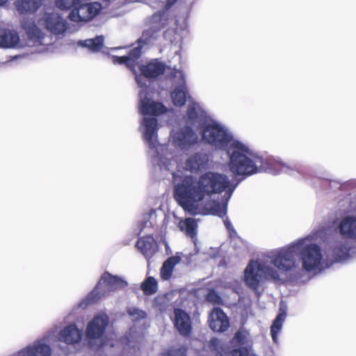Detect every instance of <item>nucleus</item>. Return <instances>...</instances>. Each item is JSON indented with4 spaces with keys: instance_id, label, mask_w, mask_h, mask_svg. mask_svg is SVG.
<instances>
[{
    "instance_id": "obj_1",
    "label": "nucleus",
    "mask_w": 356,
    "mask_h": 356,
    "mask_svg": "<svg viewBox=\"0 0 356 356\" xmlns=\"http://www.w3.org/2000/svg\"><path fill=\"white\" fill-rule=\"evenodd\" d=\"M327 235L325 226L319 227L310 234L298 238L289 244L262 254L256 259H251L244 270V282L250 289L256 291L265 282H282L288 273L297 272L299 256L301 268L306 272L320 270L334 261H342L349 257L350 247L348 242L337 241L332 247V259L322 253L316 243Z\"/></svg>"
},
{
    "instance_id": "obj_2",
    "label": "nucleus",
    "mask_w": 356,
    "mask_h": 356,
    "mask_svg": "<svg viewBox=\"0 0 356 356\" xmlns=\"http://www.w3.org/2000/svg\"><path fill=\"white\" fill-rule=\"evenodd\" d=\"M186 122L202 129V140L216 149L225 151L229 158V170L236 177H248L265 171L293 175L296 169L282 162H273L252 149L247 143L235 138L222 123L211 119L200 103L191 99L186 111Z\"/></svg>"
},
{
    "instance_id": "obj_3",
    "label": "nucleus",
    "mask_w": 356,
    "mask_h": 356,
    "mask_svg": "<svg viewBox=\"0 0 356 356\" xmlns=\"http://www.w3.org/2000/svg\"><path fill=\"white\" fill-rule=\"evenodd\" d=\"M174 197L192 215H215L223 218L227 203L236 188L224 174L207 171L198 177L177 170L172 172Z\"/></svg>"
},
{
    "instance_id": "obj_4",
    "label": "nucleus",
    "mask_w": 356,
    "mask_h": 356,
    "mask_svg": "<svg viewBox=\"0 0 356 356\" xmlns=\"http://www.w3.org/2000/svg\"><path fill=\"white\" fill-rule=\"evenodd\" d=\"M137 60L129 67L136 75V81L140 90L139 96V111L144 116L140 124L144 142L147 147V154L154 165L161 168L171 170L177 165V152L169 148L168 145H161L158 141V122L155 116L166 111L165 106L160 102L152 99L149 95V78H155L162 74L165 65L157 59L153 60L146 65H139L140 74H137L135 65Z\"/></svg>"
},
{
    "instance_id": "obj_5",
    "label": "nucleus",
    "mask_w": 356,
    "mask_h": 356,
    "mask_svg": "<svg viewBox=\"0 0 356 356\" xmlns=\"http://www.w3.org/2000/svg\"><path fill=\"white\" fill-rule=\"evenodd\" d=\"M177 0H168L165 5V10L155 13L152 18V26L145 30L142 36L138 39V46L132 49L127 55L118 56H113V62L115 64H125L128 67H131L133 63L138 60L141 54V48L143 45L154 44L160 38L159 31L168 19L167 10Z\"/></svg>"
},
{
    "instance_id": "obj_6",
    "label": "nucleus",
    "mask_w": 356,
    "mask_h": 356,
    "mask_svg": "<svg viewBox=\"0 0 356 356\" xmlns=\"http://www.w3.org/2000/svg\"><path fill=\"white\" fill-rule=\"evenodd\" d=\"M110 323L109 317L104 312L96 314L88 321L85 331L89 347L98 350L105 344L104 334Z\"/></svg>"
},
{
    "instance_id": "obj_7",
    "label": "nucleus",
    "mask_w": 356,
    "mask_h": 356,
    "mask_svg": "<svg viewBox=\"0 0 356 356\" xmlns=\"http://www.w3.org/2000/svg\"><path fill=\"white\" fill-rule=\"evenodd\" d=\"M127 313L134 322V325L129 329L122 343L124 344V348L136 350L138 348L140 341L144 336V331L147 328L145 325L146 313L135 307L129 308Z\"/></svg>"
},
{
    "instance_id": "obj_8",
    "label": "nucleus",
    "mask_w": 356,
    "mask_h": 356,
    "mask_svg": "<svg viewBox=\"0 0 356 356\" xmlns=\"http://www.w3.org/2000/svg\"><path fill=\"white\" fill-rule=\"evenodd\" d=\"M185 125L173 128L170 134L169 142L176 149L185 151L195 145L199 140L197 133L191 124L187 123L186 115L184 118ZM196 129H197L196 127Z\"/></svg>"
},
{
    "instance_id": "obj_9",
    "label": "nucleus",
    "mask_w": 356,
    "mask_h": 356,
    "mask_svg": "<svg viewBox=\"0 0 356 356\" xmlns=\"http://www.w3.org/2000/svg\"><path fill=\"white\" fill-rule=\"evenodd\" d=\"M106 286L110 290L118 289H124L127 286V282L122 277L112 275L108 273H105L101 277L96 288L93 289L80 303L79 307L85 308L88 305L97 301L100 298V292L99 291L102 286Z\"/></svg>"
},
{
    "instance_id": "obj_10",
    "label": "nucleus",
    "mask_w": 356,
    "mask_h": 356,
    "mask_svg": "<svg viewBox=\"0 0 356 356\" xmlns=\"http://www.w3.org/2000/svg\"><path fill=\"white\" fill-rule=\"evenodd\" d=\"M55 333L56 329L48 331L42 338L21 349L18 356H51V348L49 343Z\"/></svg>"
},
{
    "instance_id": "obj_11",
    "label": "nucleus",
    "mask_w": 356,
    "mask_h": 356,
    "mask_svg": "<svg viewBox=\"0 0 356 356\" xmlns=\"http://www.w3.org/2000/svg\"><path fill=\"white\" fill-rule=\"evenodd\" d=\"M170 77L175 86L171 92L172 103L176 106H181L185 104L188 95L185 74L181 70L174 68L170 72Z\"/></svg>"
},
{
    "instance_id": "obj_12",
    "label": "nucleus",
    "mask_w": 356,
    "mask_h": 356,
    "mask_svg": "<svg viewBox=\"0 0 356 356\" xmlns=\"http://www.w3.org/2000/svg\"><path fill=\"white\" fill-rule=\"evenodd\" d=\"M39 24L43 26L51 34L63 37L67 29V22L58 13H45L39 20Z\"/></svg>"
},
{
    "instance_id": "obj_13",
    "label": "nucleus",
    "mask_w": 356,
    "mask_h": 356,
    "mask_svg": "<svg viewBox=\"0 0 356 356\" xmlns=\"http://www.w3.org/2000/svg\"><path fill=\"white\" fill-rule=\"evenodd\" d=\"M102 10L98 2L84 3L73 9L69 14V19L74 22H87L92 19Z\"/></svg>"
},
{
    "instance_id": "obj_14",
    "label": "nucleus",
    "mask_w": 356,
    "mask_h": 356,
    "mask_svg": "<svg viewBox=\"0 0 356 356\" xmlns=\"http://www.w3.org/2000/svg\"><path fill=\"white\" fill-rule=\"evenodd\" d=\"M22 25L28 40L26 45L34 47L48 44L44 33L35 24L34 22L29 19H24Z\"/></svg>"
},
{
    "instance_id": "obj_15",
    "label": "nucleus",
    "mask_w": 356,
    "mask_h": 356,
    "mask_svg": "<svg viewBox=\"0 0 356 356\" xmlns=\"http://www.w3.org/2000/svg\"><path fill=\"white\" fill-rule=\"evenodd\" d=\"M231 343L233 346H242L238 348L231 349L229 350L231 356H247L252 346L249 331L244 327L239 328L232 339Z\"/></svg>"
},
{
    "instance_id": "obj_16",
    "label": "nucleus",
    "mask_w": 356,
    "mask_h": 356,
    "mask_svg": "<svg viewBox=\"0 0 356 356\" xmlns=\"http://www.w3.org/2000/svg\"><path fill=\"white\" fill-rule=\"evenodd\" d=\"M174 327L184 337H188L192 333V321L188 313L182 309L175 308L171 318Z\"/></svg>"
},
{
    "instance_id": "obj_17",
    "label": "nucleus",
    "mask_w": 356,
    "mask_h": 356,
    "mask_svg": "<svg viewBox=\"0 0 356 356\" xmlns=\"http://www.w3.org/2000/svg\"><path fill=\"white\" fill-rule=\"evenodd\" d=\"M209 156L202 152L189 155L183 163V168L191 173H196L208 168Z\"/></svg>"
},
{
    "instance_id": "obj_18",
    "label": "nucleus",
    "mask_w": 356,
    "mask_h": 356,
    "mask_svg": "<svg viewBox=\"0 0 356 356\" xmlns=\"http://www.w3.org/2000/svg\"><path fill=\"white\" fill-rule=\"evenodd\" d=\"M58 340L67 345L79 343L82 339V331L74 323L64 327L58 334Z\"/></svg>"
},
{
    "instance_id": "obj_19",
    "label": "nucleus",
    "mask_w": 356,
    "mask_h": 356,
    "mask_svg": "<svg viewBox=\"0 0 356 356\" xmlns=\"http://www.w3.org/2000/svg\"><path fill=\"white\" fill-rule=\"evenodd\" d=\"M209 325L214 332H223L229 327V321L221 309L214 308L210 313Z\"/></svg>"
},
{
    "instance_id": "obj_20",
    "label": "nucleus",
    "mask_w": 356,
    "mask_h": 356,
    "mask_svg": "<svg viewBox=\"0 0 356 356\" xmlns=\"http://www.w3.org/2000/svg\"><path fill=\"white\" fill-rule=\"evenodd\" d=\"M338 229L345 239H351L356 243V213L342 218L339 222Z\"/></svg>"
},
{
    "instance_id": "obj_21",
    "label": "nucleus",
    "mask_w": 356,
    "mask_h": 356,
    "mask_svg": "<svg viewBox=\"0 0 356 356\" xmlns=\"http://www.w3.org/2000/svg\"><path fill=\"white\" fill-rule=\"evenodd\" d=\"M187 34V24L185 19L177 24L176 29H169L164 32V38L175 45L180 46Z\"/></svg>"
},
{
    "instance_id": "obj_22",
    "label": "nucleus",
    "mask_w": 356,
    "mask_h": 356,
    "mask_svg": "<svg viewBox=\"0 0 356 356\" xmlns=\"http://www.w3.org/2000/svg\"><path fill=\"white\" fill-rule=\"evenodd\" d=\"M25 44L20 40L17 32L0 29V47L23 48Z\"/></svg>"
},
{
    "instance_id": "obj_23",
    "label": "nucleus",
    "mask_w": 356,
    "mask_h": 356,
    "mask_svg": "<svg viewBox=\"0 0 356 356\" xmlns=\"http://www.w3.org/2000/svg\"><path fill=\"white\" fill-rule=\"evenodd\" d=\"M286 305L283 301H281L279 314L273 321L270 327V335L275 343H278V335L282 331L283 323L286 319Z\"/></svg>"
},
{
    "instance_id": "obj_24",
    "label": "nucleus",
    "mask_w": 356,
    "mask_h": 356,
    "mask_svg": "<svg viewBox=\"0 0 356 356\" xmlns=\"http://www.w3.org/2000/svg\"><path fill=\"white\" fill-rule=\"evenodd\" d=\"M136 246L147 259L151 258L157 252L156 243L151 235L140 238Z\"/></svg>"
},
{
    "instance_id": "obj_25",
    "label": "nucleus",
    "mask_w": 356,
    "mask_h": 356,
    "mask_svg": "<svg viewBox=\"0 0 356 356\" xmlns=\"http://www.w3.org/2000/svg\"><path fill=\"white\" fill-rule=\"evenodd\" d=\"M41 0H17L15 6L21 14L33 13L41 6Z\"/></svg>"
},
{
    "instance_id": "obj_26",
    "label": "nucleus",
    "mask_w": 356,
    "mask_h": 356,
    "mask_svg": "<svg viewBox=\"0 0 356 356\" xmlns=\"http://www.w3.org/2000/svg\"><path fill=\"white\" fill-rule=\"evenodd\" d=\"M181 261V257L176 254L168 258L163 264L161 268V277L163 280H168L170 278L175 266Z\"/></svg>"
},
{
    "instance_id": "obj_27",
    "label": "nucleus",
    "mask_w": 356,
    "mask_h": 356,
    "mask_svg": "<svg viewBox=\"0 0 356 356\" xmlns=\"http://www.w3.org/2000/svg\"><path fill=\"white\" fill-rule=\"evenodd\" d=\"M104 37L99 35L92 39H87L84 40H79L77 44L82 47L88 49L92 52H97L100 51L103 47Z\"/></svg>"
},
{
    "instance_id": "obj_28",
    "label": "nucleus",
    "mask_w": 356,
    "mask_h": 356,
    "mask_svg": "<svg viewBox=\"0 0 356 356\" xmlns=\"http://www.w3.org/2000/svg\"><path fill=\"white\" fill-rule=\"evenodd\" d=\"M197 224L193 218H188L184 220H181L179 223V228L181 231L186 233V235L193 238L196 236Z\"/></svg>"
},
{
    "instance_id": "obj_29",
    "label": "nucleus",
    "mask_w": 356,
    "mask_h": 356,
    "mask_svg": "<svg viewBox=\"0 0 356 356\" xmlns=\"http://www.w3.org/2000/svg\"><path fill=\"white\" fill-rule=\"evenodd\" d=\"M154 216V212L147 213L143 215V218L138 225V234H140L143 232L147 235L152 234L151 229L153 225L152 220Z\"/></svg>"
},
{
    "instance_id": "obj_30",
    "label": "nucleus",
    "mask_w": 356,
    "mask_h": 356,
    "mask_svg": "<svg viewBox=\"0 0 356 356\" xmlns=\"http://www.w3.org/2000/svg\"><path fill=\"white\" fill-rule=\"evenodd\" d=\"M140 288L146 296L154 294L158 289V284L153 277H148L141 284Z\"/></svg>"
},
{
    "instance_id": "obj_31",
    "label": "nucleus",
    "mask_w": 356,
    "mask_h": 356,
    "mask_svg": "<svg viewBox=\"0 0 356 356\" xmlns=\"http://www.w3.org/2000/svg\"><path fill=\"white\" fill-rule=\"evenodd\" d=\"M222 346V341L217 338H212L209 342V348L216 351L220 356H231L229 353L231 349L225 350Z\"/></svg>"
},
{
    "instance_id": "obj_32",
    "label": "nucleus",
    "mask_w": 356,
    "mask_h": 356,
    "mask_svg": "<svg viewBox=\"0 0 356 356\" xmlns=\"http://www.w3.org/2000/svg\"><path fill=\"white\" fill-rule=\"evenodd\" d=\"M186 349L184 346L170 347L161 353V356H185Z\"/></svg>"
},
{
    "instance_id": "obj_33",
    "label": "nucleus",
    "mask_w": 356,
    "mask_h": 356,
    "mask_svg": "<svg viewBox=\"0 0 356 356\" xmlns=\"http://www.w3.org/2000/svg\"><path fill=\"white\" fill-rule=\"evenodd\" d=\"M81 0H56V6L61 10H68L76 6Z\"/></svg>"
},
{
    "instance_id": "obj_34",
    "label": "nucleus",
    "mask_w": 356,
    "mask_h": 356,
    "mask_svg": "<svg viewBox=\"0 0 356 356\" xmlns=\"http://www.w3.org/2000/svg\"><path fill=\"white\" fill-rule=\"evenodd\" d=\"M207 299L214 304H219L220 302V298L215 291H210L207 296Z\"/></svg>"
},
{
    "instance_id": "obj_35",
    "label": "nucleus",
    "mask_w": 356,
    "mask_h": 356,
    "mask_svg": "<svg viewBox=\"0 0 356 356\" xmlns=\"http://www.w3.org/2000/svg\"><path fill=\"white\" fill-rule=\"evenodd\" d=\"M224 223L228 230H229V231L233 230V227H232L231 222L227 219L224 220Z\"/></svg>"
},
{
    "instance_id": "obj_36",
    "label": "nucleus",
    "mask_w": 356,
    "mask_h": 356,
    "mask_svg": "<svg viewBox=\"0 0 356 356\" xmlns=\"http://www.w3.org/2000/svg\"><path fill=\"white\" fill-rule=\"evenodd\" d=\"M8 0H0V7L5 6Z\"/></svg>"
},
{
    "instance_id": "obj_37",
    "label": "nucleus",
    "mask_w": 356,
    "mask_h": 356,
    "mask_svg": "<svg viewBox=\"0 0 356 356\" xmlns=\"http://www.w3.org/2000/svg\"><path fill=\"white\" fill-rule=\"evenodd\" d=\"M22 57V56L21 55H17V56H14L12 60H16V59H18Z\"/></svg>"
},
{
    "instance_id": "obj_38",
    "label": "nucleus",
    "mask_w": 356,
    "mask_h": 356,
    "mask_svg": "<svg viewBox=\"0 0 356 356\" xmlns=\"http://www.w3.org/2000/svg\"><path fill=\"white\" fill-rule=\"evenodd\" d=\"M121 49H122V47H115V48H112L111 50L113 51V50Z\"/></svg>"
}]
</instances>
